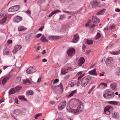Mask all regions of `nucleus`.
<instances>
[{
	"label": "nucleus",
	"mask_w": 120,
	"mask_h": 120,
	"mask_svg": "<svg viewBox=\"0 0 120 120\" xmlns=\"http://www.w3.org/2000/svg\"><path fill=\"white\" fill-rule=\"evenodd\" d=\"M77 103L79 105L77 109H69L67 108V111L68 112H71L75 114H78L81 112L84 109L83 104L80 100L78 99L77 100Z\"/></svg>",
	"instance_id": "nucleus-1"
},
{
	"label": "nucleus",
	"mask_w": 120,
	"mask_h": 120,
	"mask_svg": "<svg viewBox=\"0 0 120 120\" xmlns=\"http://www.w3.org/2000/svg\"><path fill=\"white\" fill-rule=\"evenodd\" d=\"M103 95L105 99L109 100L112 98L115 95V94L111 90L107 89L104 91Z\"/></svg>",
	"instance_id": "nucleus-2"
},
{
	"label": "nucleus",
	"mask_w": 120,
	"mask_h": 120,
	"mask_svg": "<svg viewBox=\"0 0 120 120\" xmlns=\"http://www.w3.org/2000/svg\"><path fill=\"white\" fill-rule=\"evenodd\" d=\"M91 79L92 77L90 75H87L84 77L82 80L81 83V86L82 87L86 86Z\"/></svg>",
	"instance_id": "nucleus-3"
},
{
	"label": "nucleus",
	"mask_w": 120,
	"mask_h": 120,
	"mask_svg": "<svg viewBox=\"0 0 120 120\" xmlns=\"http://www.w3.org/2000/svg\"><path fill=\"white\" fill-rule=\"evenodd\" d=\"M113 110V108L112 106L108 105L105 107L104 112L106 114L109 115L112 112Z\"/></svg>",
	"instance_id": "nucleus-4"
},
{
	"label": "nucleus",
	"mask_w": 120,
	"mask_h": 120,
	"mask_svg": "<svg viewBox=\"0 0 120 120\" xmlns=\"http://www.w3.org/2000/svg\"><path fill=\"white\" fill-rule=\"evenodd\" d=\"M67 52L68 56L71 57L75 54V50L73 48H69L67 50Z\"/></svg>",
	"instance_id": "nucleus-5"
},
{
	"label": "nucleus",
	"mask_w": 120,
	"mask_h": 120,
	"mask_svg": "<svg viewBox=\"0 0 120 120\" xmlns=\"http://www.w3.org/2000/svg\"><path fill=\"white\" fill-rule=\"evenodd\" d=\"M1 18L2 19H1L0 20V24H3L7 20V17L6 15H4L3 14L1 13L0 14V18Z\"/></svg>",
	"instance_id": "nucleus-6"
},
{
	"label": "nucleus",
	"mask_w": 120,
	"mask_h": 120,
	"mask_svg": "<svg viewBox=\"0 0 120 120\" xmlns=\"http://www.w3.org/2000/svg\"><path fill=\"white\" fill-rule=\"evenodd\" d=\"M9 77V76L7 75L3 76L1 78V80L2 84L3 85H4L5 84L8 80Z\"/></svg>",
	"instance_id": "nucleus-7"
},
{
	"label": "nucleus",
	"mask_w": 120,
	"mask_h": 120,
	"mask_svg": "<svg viewBox=\"0 0 120 120\" xmlns=\"http://www.w3.org/2000/svg\"><path fill=\"white\" fill-rule=\"evenodd\" d=\"M36 71L35 68L30 67L28 68L26 71V73L28 74L32 73L35 72Z\"/></svg>",
	"instance_id": "nucleus-8"
},
{
	"label": "nucleus",
	"mask_w": 120,
	"mask_h": 120,
	"mask_svg": "<svg viewBox=\"0 0 120 120\" xmlns=\"http://www.w3.org/2000/svg\"><path fill=\"white\" fill-rule=\"evenodd\" d=\"M66 103V101H64L60 103L58 106L59 110H61L63 109L65 106Z\"/></svg>",
	"instance_id": "nucleus-9"
},
{
	"label": "nucleus",
	"mask_w": 120,
	"mask_h": 120,
	"mask_svg": "<svg viewBox=\"0 0 120 120\" xmlns=\"http://www.w3.org/2000/svg\"><path fill=\"white\" fill-rule=\"evenodd\" d=\"M14 49L13 50L12 52L13 53H16L18 50L21 49L22 48V46L20 45H17L14 46Z\"/></svg>",
	"instance_id": "nucleus-10"
},
{
	"label": "nucleus",
	"mask_w": 120,
	"mask_h": 120,
	"mask_svg": "<svg viewBox=\"0 0 120 120\" xmlns=\"http://www.w3.org/2000/svg\"><path fill=\"white\" fill-rule=\"evenodd\" d=\"M85 62V60L83 57H80L78 61V65L79 66H81Z\"/></svg>",
	"instance_id": "nucleus-11"
},
{
	"label": "nucleus",
	"mask_w": 120,
	"mask_h": 120,
	"mask_svg": "<svg viewBox=\"0 0 120 120\" xmlns=\"http://www.w3.org/2000/svg\"><path fill=\"white\" fill-rule=\"evenodd\" d=\"M22 20V18L18 16L15 17L13 19V21L16 23H18Z\"/></svg>",
	"instance_id": "nucleus-12"
},
{
	"label": "nucleus",
	"mask_w": 120,
	"mask_h": 120,
	"mask_svg": "<svg viewBox=\"0 0 120 120\" xmlns=\"http://www.w3.org/2000/svg\"><path fill=\"white\" fill-rule=\"evenodd\" d=\"M61 38V37L60 36H50L48 37V39L50 40H53L55 39H59Z\"/></svg>",
	"instance_id": "nucleus-13"
},
{
	"label": "nucleus",
	"mask_w": 120,
	"mask_h": 120,
	"mask_svg": "<svg viewBox=\"0 0 120 120\" xmlns=\"http://www.w3.org/2000/svg\"><path fill=\"white\" fill-rule=\"evenodd\" d=\"M100 20L96 16H93L92 19V21L93 22L98 23L99 22Z\"/></svg>",
	"instance_id": "nucleus-14"
},
{
	"label": "nucleus",
	"mask_w": 120,
	"mask_h": 120,
	"mask_svg": "<svg viewBox=\"0 0 120 120\" xmlns=\"http://www.w3.org/2000/svg\"><path fill=\"white\" fill-rule=\"evenodd\" d=\"M113 59L111 57L108 58L106 60V63L108 66H109L110 64L112 62Z\"/></svg>",
	"instance_id": "nucleus-15"
},
{
	"label": "nucleus",
	"mask_w": 120,
	"mask_h": 120,
	"mask_svg": "<svg viewBox=\"0 0 120 120\" xmlns=\"http://www.w3.org/2000/svg\"><path fill=\"white\" fill-rule=\"evenodd\" d=\"M79 38V37L78 34H75L74 36L73 39L72 41V42L74 43H76Z\"/></svg>",
	"instance_id": "nucleus-16"
},
{
	"label": "nucleus",
	"mask_w": 120,
	"mask_h": 120,
	"mask_svg": "<svg viewBox=\"0 0 120 120\" xmlns=\"http://www.w3.org/2000/svg\"><path fill=\"white\" fill-rule=\"evenodd\" d=\"M88 73L90 75H92L97 76V74L96 71V69L94 68L93 70L89 71Z\"/></svg>",
	"instance_id": "nucleus-17"
},
{
	"label": "nucleus",
	"mask_w": 120,
	"mask_h": 120,
	"mask_svg": "<svg viewBox=\"0 0 120 120\" xmlns=\"http://www.w3.org/2000/svg\"><path fill=\"white\" fill-rule=\"evenodd\" d=\"M13 113L16 116L20 115L21 113V111L19 109H16L13 112Z\"/></svg>",
	"instance_id": "nucleus-18"
},
{
	"label": "nucleus",
	"mask_w": 120,
	"mask_h": 120,
	"mask_svg": "<svg viewBox=\"0 0 120 120\" xmlns=\"http://www.w3.org/2000/svg\"><path fill=\"white\" fill-rule=\"evenodd\" d=\"M60 12L61 11L60 10H56L51 12L49 15L48 17H50L54 14Z\"/></svg>",
	"instance_id": "nucleus-19"
},
{
	"label": "nucleus",
	"mask_w": 120,
	"mask_h": 120,
	"mask_svg": "<svg viewBox=\"0 0 120 120\" xmlns=\"http://www.w3.org/2000/svg\"><path fill=\"white\" fill-rule=\"evenodd\" d=\"M116 84L115 83H112L110 85V86L112 89L113 90H116L117 89L116 87Z\"/></svg>",
	"instance_id": "nucleus-20"
},
{
	"label": "nucleus",
	"mask_w": 120,
	"mask_h": 120,
	"mask_svg": "<svg viewBox=\"0 0 120 120\" xmlns=\"http://www.w3.org/2000/svg\"><path fill=\"white\" fill-rule=\"evenodd\" d=\"M107 86V84L104 82H102L100 84L98 87L101 89H103Z\"/></svg>",
	"instance_id": "nucleus-21"
},
{
	"label": "nucleus",
	"mask_w": 120,
	"mask_h": 120,
	"mask_svg": "<svg viewBox=\"0 0 120 120\" xmlns=\"http://www.w3.org/2000/svg\"><path fill=\"white\" fill-rule=\"evenodd\" d=\"M119 113L116 112H113L112 114V117L115 118H118L119 117Z\"/></svg>",
	"instance_id": "nucleus-22"
},
{
	"label": "nucleus",
	"mask_w": 120,
	"mask_h": 120,
	"mask_svg": "<svg viewBox=\"0 0 120 120\" xmlns=\"http://www.w3.org/2000/svg\"><path fill=\"white\" fill-rule=\"evenodd\" d=\"M10 53V51L6 49H5L4 50L3 54L4 55L9 54Z\"/></svg>",
	"instance_id": "nucleus-23"
},
{
	"label": "nucleus",
	"mask_w": 120,
	"mask_h": 120,
	"mask_svg": "<svg viewBox=\"0 0 120 120\" xmlns=\"http://www.w3.org/2000/svg\"><path fill=\"white\" fill-rule=\"evenodd\" d=\"M19 99L21 101H27V100L24 97V96H18Z\"/></svg>",
	"instance_id": "nucleus-24"
},
{
	"label": "nucleus",
	"mask_w": 120,
	"mask_h": 120,
	"mask_svg": "<svg viewBox=\"0 0 120 120\" xmlns=\"http://www.w3.org/2000/svg\"><path fill=\"white\" fill-rule=\"evenodd\" d=\"M105 9H104L99 11L96 14V15H100L103 14L105 12Z\"/></svg>",
	"instance_id": "nucleus-25"
},
{
	"label": "nucleus",
	"mask_w": 120,
	"mask_h": 120,
	"mask_svg": "<svg viewBox=\"0 0 120 120\" xmlns=\"http://www.w3.org/2000/svg\"><path fill=\"white\" fill-rule=\"evenodd\" d=\"M26 94L27 95H31L33 94V92L32 90H30L26 92Z\"/></svg>",
	"instance_id": "nucleus-26"
},
{
	"label": "nucleus",
	"mask_w": 120,
	"mask_h": 120,
	"mask_svg": "<svg viewBox=\"0 0 120 120\" xmlns=\"http://www.w3.org/2000/svg\"><path fill=\"white\" fill-rule=\"evenodd\" d=\"M26 28L23 26H20L19 27L18 30L19 31H23L26 30Z\"/></svg>",
	"instance_id": "nucleus-27"
},
{
	"label": "nucleus",
	"mask_w": 120,
	"mask_h": 120,
	"mask_svg": "<svg viewBox=\"0 0 120 120\" xmlns=\"http://www.w3.org/2000/svg\"><path fill=\"white\" fill-rule=\"evenodd\" d=\"M40 40L43 42H47L48 40L46 39V38L45 37L44 35H43L41 37V38Z\"/></svg>",
	"instance_id": "nucleus-28"
},
{
	"label": "nucleus",
	"mask_w": 120,
	"mask_h": 120,
	"mask_svg": "<svg viewBox=\"0 0 120 120\" xmlns=\"http://www.w3.org/2000/svg\"><path fill=\"white\" fill-rule=\"evenodd\" d=\"M15 93V90L14 88H12L9 92V94L10 95L13 94Z\"/></svg>",
	"instance_id": "nucleus-29"
},
{
	"label": "nucleus",
	"mask_w": 120,
	"mask_h": 120,
	"mask_svg": "<svg viewBox=\"0 0 120 120\" xmlns=\"http://www.w3.org/2000/svg\"><path fill=\"white\" fill-rule=\"evenodd\" d=\"M107 103L111 104L117 105L118 104L117 102L116 101H109L107 102Z\"/></svg>",
	"instance_id": "nucleus-30"
},
{
	"label": "nucleus",
	"mask_w": 120,
	"mask_h": 120,
	"mask_svg": "<svg viewBox=\"0 0 120 120\" xmlns=\"http://www.w3.org/2000/svg\"><path fill=\"white\" fill-rule=\"evenodd\" d=\"M14 11H16L18 10L20 8V6L19 5H16L13 6Z\"/></svg>",
	"instance_id": "nucleus-31"
},
{
	"label": "nucleus",
	"mask_w": 120,
	"mask_h": 120,
	"mask_svg": "<svg viewBox=\"0 0 120 120\" xmlns=\"http://www.w3.org/2000/svg\"><path fill=\"white\" fill-rule=\"evenodd\" d=\"M110 53L112 55H118L120 54V50L111 52Z\"/></svg>",
	"instance_id": "nucleus-32"
},
{
	"label": "nucleus",
	"mask_w": 120,
	"mask_h": 120,
	"mask_svg": "<svg viewBox=\"0 0 120 120\" xmlns=\"http://www.w3.org/2000/svg\"><path fill=\"white\" fill-rule=\"evenodd\" d=\"M115 28V25L113 23H111L110 26V29H114Z\"/></svg>",
	"instance_id": "nucleus-33"
},
{
	"label": "nucleus",
	"mask_w": 120,
	"mask_h": 120,
	"mask_svg": "<svg viewBox=\"0 0 120 120\" xmlns=\"http://www.w3.org/2000/svg\"><path fill=\"white\" fill-rule=\"evenodd\" d=\"M86 42L88 44L91 45L93 43V41L92 40L87 39Z\"/></svg>",
	"instance_id": "nucleus-34"
},
{
	"label": "nucleus",
	"mask_w": 120,
	"mask_h": 120,
	"mask_svg": "<svg viewBox=\"0 0 120 120\" xmlns=\"http://www.w3.org/2000/svg\"><path fill=\"white\" fill-rule=\"evenodd\" d=\"M76 92V90H73L68 95V97H71Z\"/></svg>",
	"instance_id": "nucleus-35"
},
{
	"label": "nucleus",
	"mask_w": 120,
	"mask_h": 120,
	"mask_svg": "<svg viewBox=\"0 0 120 120\" xmlns=\"http://www.w3.org/2000/svg\"><path fill=\"white\" fill-rule=\"evenodd\" d=\"M21 80V78L19 76L16 78L15 80V81L17 83H18L20 82Z\"/></svg>",
	"instance_id": "nucleus-36"
},
{
	"label": "nucleus",
	"mask_w": 120,
	"mask_h": 120,
	"mask_svg": "<svg viewBox=\"0 0 120 120\" xmlns=\"http://www.w3.org/2000/svg\"><path fill=\"white\" fill-rule=\"evenodd\" d=\"M97 2L96 1H93V2L91 4L92 7L93 8H95V6L97 5Z\"/></svg>",
	"instance_id": "nucleus-37"
},
{
	"label": "nucleus",
	"mask_w": 120,
	"mask_h": 120,
	"mask_svg": "<svg viewBox=\"0 0 120 120\" xmlns=\"http://www.w3.org/2000/svg\"><path fill=\"white\" fill-rule=\"evenodd\" d=\"M23 83L26 84V83L30 84L31 83L30 81L28 79L24 80L23 82Z\"/></svg>",
	"instance_id": "nucleus-38"
},
{
	"label": "nucleus",
	"mask_w": 120,
	"mask_h": 120,
	"mask_svg": "<svg viewBox=\"0 0 120 120\" xmlns=\"http://www.w3.org/2000/svg\"><path fill=\"white\" fill-rule=\"evenodd\" d=\"M21 86H17L15 87V89L17 92L20 89Z\"/></svg>",
	"instance_id": "nucleus-39"
},
{
	"label": "nucleus",
	"mask_w": 120,
	"mask_h": 120,
	"mask_svg": "<svg viewBox=\"0 0 120 120\" xmlns=\"http://www.w3.org/2000/svg\"><path fill=\"white\" fill-rule=\"evenodd\" d=\"M101 35L100 33L98 32L97 33L96 37H95V39L96 40L100 38Z\"/></svg>",
	"instance_id": "nucleus-40"
},
{
	"label": "nucleus",
	"mask_w": 120,
	"mask_h": 120,
	"mask_svg": "<svg viewBox=\"0 0 120 120\" xmlns=\"http://www.w3.org/2000/svg\"><path fill=\"white\" fill-rule=\"evenodd\" d=\"M57 86L58 87H59L60 88V90H61V91L62 92V90L63 88V86L62 84L61 83L60 84L58 85Z\"/></svg>",
	"instance_id": "nucleus-41"
},
{
	"label": "nucleus",
	"mask_w": 120,
	"mask_h": 120,
	"mask_svg": "<svg viewBox=\"0 0 120 120\" xmlns=\"http://www.w3.org/2000/svg\"><path fill=\"white\" fill-rule=\"evenodd\" d=\"M14 7L13 6H12L10 7L8 10V11L9 12H13L14 11Z\"/></svg>",
	"instance_id": "nucleus-42"
},
{
	"label": "nucleus",
	"mask_w": 120,
	"mask_h": 120,
	"mask_svg": "<svg viewBox=\"0 0 120 120\" xmlns=\"http://www.w3.org/2000/svg\"><path fill=\"white\" fill-rule=\"evenodd\" d=\"M61 74L63 75H65L67 72H66L65 70L63 69H61Z\"/></svg>",
	"instance_id": "nucleus-43"
},
{
	"label": "nucleus",
	"mask_w": 120,
	"mask_h": 120,
	"mask_svg": "<svg viewBox=\"0 0 120 120\" xmlns=\"http://www.w3.org/2000/svg\"><path fill=\"white\" fill-rule=\"evenodd\" d=\"M41 115V113H39L36 114L34 117V118L35 119H37Z\"/></svg>",
	"instance_id": "nucleus-44"
},
{
	"label": "nucleus",
	"mask_w": 120,
	"mask_h": 120,
	"mask_svg": "<svg viewBox=\"0 0 120 120\" xmlns=\"http://www.w3.org/2000/svg\"><path fill=\"white\" fill-rule=\"evenodd\" d=\"M85 75V73H84L80 75L78 78V80H80V79L82 77H83Z\"/></svg>",
	"instance_id": "nucleus-45"
},
{
	"label": "nucleus",
	"mask_w": 120,
	"mask_h": 120,
	"mask_svg": "<svg viewBox=\"0 0 120 120\" xmlns=\"http://www.w3.org/2000/svg\"><path fill=\"white\" fill-rule=\"evenodd\" d=\"M12 42V41L11 40H8L7 41V43L8 44H10Z\"/></svg>",
	"instance_id": "nucleus-46"
},
{
	"label": "nucleus",
	"mask_w": 120,
	"mask_h": 120,
	"mask_svg": "<svg viewBox=\"0 0 120 120\" xmlns=\"http://www.w3.org/2000/svg\"><path fill=\"white\" fill-rule=\"evenodd\" d=\"M117 74L119 76H120V67H119L116 72Z\"/></svg>",
	"instance_id": "nucleus-47"
},
{
	"label": "nucleus",
	"mask_w": 120,
	"mask_h": 120,
	"mask_svg": "<svg viewBox=\"0 0 120 120\" xmlns=\"http://www.w3.org/2000/svg\"><path fill=\"white\" fill-rule=\"evenodd\" d=\"M15 104H18V100L17 98H15Z\"/></svg>",
	"instance_id": "nucleus-48"
},
{
	"label": "nucleus",
	"mask_w": 120,
	"mask_h": 120,
	"mask_svg": "<svg viewBox=\"0 0 120 120\" xmlns=\"http://www.w3.org/2000/svg\"><path fill=\"white\" fill-rule=\"evenodd\" d=\"M59 81V80L58 79H56L54 80L53 83L54 84H55L58 82Z\"/></svg>",
	"instance_id": "nucleus-49"
},
{
	"label": "nucleus",
	"mask_w": 120,
	"mask_h": 120,
	"mask_svg": "<svg viewBox=\"0 0 120 120\" xmlns=\"http://www.w3.org/2000/svg\"><path fill=\"white\" fill-rule=\"evenodd\" d=\"M42 35L41 34H37L35 36V37L36 38H39Z\"/></svg>",
	"instance_id": "nucleus-50"
},
{
	"label": "nucleus",
	"mask_w": 120,
	"mask_h": 120,
	"mask_svg": "<svg viewBox=\"0 0 120 120\" xmlns=\"http://www.w3.org/2000/svg\"><path fill=\"white\" fill-rule=\"evenodd\" d=\"M75 84V83L74 82H71L70 85V87H72L73 86H74V85Z\"/></svg>",
	"instance_id": "nucleus-51"
},
{
	"label": "nucleus",
	"mask_w": 120,
	"mask_h": 120,
	"mask_svg": "<svg viewBox=\"0 0 120 120\" xmlns=\"http://www.w3.org/2000/svg\"><path fill=\"white\" fill-rule=\"evenodd\" d=\"M44 28V26H41L38 29V30L39 31H42L43 29Z\"/></svg>",
	"instance_id": "nucleus-52"
},
{
	"label": "nucleus",
	"mask_w": 120,
	"mask_h": 120,
	"mask_svg": "<svg viewBox=\"0 0 120 120\" xmlns=\"http://www.w3.org/2000/svg\"><path fill=\"white\" fill-rule=\"evenodd\" d=\"M9 66L5 65L3 67V69L4 70L5 69L7 68L8 67H9Z\"/></svg>",
	"instance_id": "nucleus-53"
},
{
	"label": "nucleus",
	"mask_w": 120,
	"mask_h": 120,
	"mask_svg": "<svg viewBox=\"0 0 120 120\" xmlns=\"http://www.w3.org/2000/svg\"><path fill=\"white\" fill-rule=\"evenodd\" d=\"M25 12L26 13H28L29 15H30L31 14V11L30 10H28L26 11Z\"/></svg>",
	"instance_id": "nucleus-54"
},
{
	"label": "nucleus",
	"mask_w": 120,
	"mask_h": 120,
	"mask_svg": "<svg viewBox=\"0 0 120 120\" xmlns=\"http://www.w3.org/2000/svg\"><path fill=\"white\" fill-rule=\"evenodd\" d=\"M41 81V78L40 77L38 78V80L37 81V82L38 83H39Z\"/></svg>",
	"instance_id": "nucleus-55"
},
{
	"label": "nucleus",
	"mask_w": 120,
	"mask_h": 120,
	"mask_svg": "<svg viewBox=\"0 0 120 120\" xmlns=\"http://www.w3.org/2000/svg\"><path fill=\"white\" fill-rule=\"evenodd\" d=\"M90 50L87 51L86 52V54L87 55L88 54L90 53Z\"/></svg>",
	"instance_id": "nucleus-56"
},
{
	"label": "nucleus",
	"mask_w": 120,
	"mask_h": 120,
	"mask_svg": "<svg viewBox=\"0 0 120 120\" xmlns=\"http://www.w3.org/2000/svg\"><path fill=\"white\" fill-rule=\"evenodd\" d=\"M82 71H79L77 73V74H76V75H79L81 74H82Z\"/></svg>",
	"instance_id": "nucleus-57"
},
{
	"label": "nucleus",
	"mask_w": 120,
	"mask_h": 120,
	"mask_svg": "<svg viewBox=\"0 0 120 120\" xmlns=\"http://www.w3.org/2000/svg\"><path fill=\"white\" fill-rule=\"evenodd\" d=\"M47 60L45 59H44L42 60V62H45L47 61Z\"/></svg>",
	"instance_id": "nucleus-58"
},
{
	"label": "nucleus",
	"mask_w": 120,
	"mask_h": 120,
	"mask_svg": "<svg viewBox=\"0 0 120 120\" xmlns=\"http://www.w3.org/2000/svg\"><path fill=\"white\" fill-rule=\"evenodd\" d=\"M63 12L64 13H67V14L71 13V12L69 11H63Z\"/></svg>",
	"instance_id": "nucleus-59"
},
{
	"label": "nucleus",
	"mask_w": 120,
	"mask_h": 120,
	"mask_svg": "<svg viewBox=\"0 0 120 120\" xmlns=\"http://www.w3.org/2000/svg\"><path fill=\"white\" fill-rule=\"evenodd\" d=\"M45 53V50H44L42 52V54L43 55Z\"/></svg>",
	"instance_id": "nucleus-60"
},
{
	"label": "nucleus",
	"mask_w": 120,
	"mask_h": 120,
	"mask_svg": "<svg viewBox=\"0 0 120 120\" xmlns=\"http://www.w3.org/2000/svg\"><path fill=\"white\" fill-rule=\"evenodd\" d=\"M95 85H94L90 89L92 90L95 88Z\"/></svg>",
	"instance_id": "nucleus-61"
},
{
	"label": "nucleus",
	"mask_w": 120,
	"mask_h": 120,
	"mask_svg": "<svg viewBox=\"0 0 120 120\" xmlns=\"http://www.w3.org/2000/svg\"><path fill=\"white\" fill-rule=\"evenodd\" d=\"M115 11L117 12H119L120 11V9L119 8H118L117 9H116Z\"/></svg>",
	"instance_id": "nucleus-62"
},
{
	"label": "nucleus",
	"mask_w": 120,
	"mask_h": 120,
	"mask_svg": "<svg viewBox=\"0 0 120 120\" xmlns=\"http://www.w3.org/2000/svg\"><path fill=\"white\" fill-rule=\"evenodd\" d=\"M65 0H60V1L61 3H64L65 1Z\"/></svg>",
	"instance_id": "nucleus-63"
},
{
	"label": "nucleus",
	"mask_w": 120,
	"mask_h": 120,
	"mask_svg": "<svg viewBox=\"0 0 120 120\" xmlns=\"http://www.w3.org/2000/svg\"><path fill=\"white\" fill-rule=\"evenodd\" d=\"M56 120H63V119L61 118H57Z\"/></svg>",
	"instance_id": "nucleus-64"
}]
</instances>
